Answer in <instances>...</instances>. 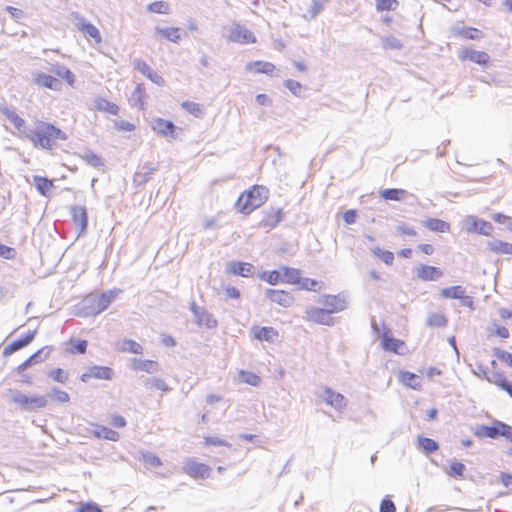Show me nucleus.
<instances>
[{"instance_id":"26","label":"nucleus","mask_w":512,"mask_h":512,"mask_svg":"<svg viewBox=\"0 0 512 512\" xmlns=\"http://www.w3.org/2000/svg\"><path fill=\"white\" fill-rule=\"evenodd\" d=\"M35 83L39 86L46 87L55 91H58L61 88V83L58 79L43 72L36 74Z\"/></svg>"},{"instance_id":"61","label":"nucleus","mask_w":512,"mask_h":512,"mask_svg":"<svg viewBox=\"0 0 512 512\" xmlns=\"http://www.w3.org/2000/svg\"><path fill=\"white\" fill-rule=\"evenodd\" d=\"M458 33L466 39H479L481 37V31L476 28H462Z\"/></svg>"},{"instance_id":"16","label":"nucleus","mask_w":512,"mask_h":512,"mask_svg":"<svg viewBox=\"0 0 512 512\" xmlns=\"http://www.w3.org/2000/svg\"><path fill=\"white\" fill-rule=\"evenodd\" d=\"M321 397L328 405L337 410H341L347 404L345 397L341 393L335 392L330 388H325Z\"/></svg>"},{"instance_id":"54","label":"nucleus","mask_w":512,"mask_h":512,"mask_svg":"<svg viewBox=\"0 0 512 512\" xmlns=\"http://www.w3.org/2000/svg\"><path fill=\"white\" fill-rule=\"evenodd\" d=\"M35 335H36V331H29L24 337H21L15 341H13L12 343L14 344L15 348L18 350L26 347L27 345H29L35 338Z\"/></svg>"},{"instance_id":"62","label":"nucleus","mask_w":512,"mask_h":512,"mask_svg":"<svg viewBox=\"0 0 512 512\" xmlns=\"http://www.w3.org/2000/svg\"><path fill=\"white\" fill-rule=\"evenodd\" d=\"M494 355L497 357L498 360L506 363L507 365H509L512 368V354L511 353L501 350L499 348H496V349H494Z\"/></svg>"},{"instance_id":"5","label":"nucleus","mask_w":512,"mask_h":512,"mask_svg":"<svg viewBox=\"0 0 512 512\" xmlns=\"http://www.w3.org/2000/svg\"><path fill=\"white\" fill-rule=\"evenodd\" d=\"M69 19L85 37L94 39L96 43L101 42L102 38L98 28L87 21L79 12H71Z\"/></svg>"},{"instance_id":"17","label":"nucleus","mask_w":512,"mask_h":512,"mask_svg":"<svg viewBox=\"0 0 512 512\" xmlns=\"http://www.w3.org/2000/svg\"><path fill=\"white\" fill-rule=\"evenodd\" d=\"M416 275L423 281H436L442 277L443 272L438 267L421 264L416 269Z\"/></svg>"},{"instance_id":"43","label":"nucleus","mask_w":512,"mask_h":512,"mask_svg":"<svg viewBox=\"0 0 512 512\" xmlns=\"http://www.w3.org/2000/svg\"><path fill=\"white\" fill-rule=\"evenodd\" d=\"M417 441L419 448H421L425 453L428 454L434 453L439 448L438 443L435 440L428 437L419 436Z\"/></svg>"},{"instance_id":"23","label":"nucleus","mask_w":512,"mask_h":512,"mask_svg":"<svg viewBox=\"0 0 512 512\" xmlns=\"http://www.w3.org/2000/svg\"><path fill=\"white\" fill-rule=\"evenodd\" d=\"M459 57L462 60L468 59L479 65H486L490 60V56L486 52L476 51L473 49H464Z\"/></svg>"},{"instance_id":"58","label":"nucleus","mask_w":512,"mask_h":512,"mask_svg":"<svg viewBox=\"0 0 512 512\" xmlns=\"http://www.w3.org/2000/svg\"><path fill=\"white\" fill-rule=\"evenodd\" d=\"M82 158L93 167H99L103 164L102 159L92 151L84 152Z\"/></svg>"},{"instance_id":"29","label":"nucleus","mask_w":512,"mask_h":512,"mask_svg":"<svg viewBox=\"0 0 512 512\" xmlns=\"http://www.w3.org/2000/svg\"><path fill=\"white\" fill-rule=\"evenodd\" d=\"M93 435L99 439H106L110 441H118L120 438L117 431L105 426H96L93 430Z\"/></svg>"},{"instance_id":"55","label":"nucleus","mask_w":512,"mask_h":512,"mask_svg":"<svg viewBox=\"0 0 512 512\" xmlns=\"http://www.w3.org/2000/svg\"><path fill=\"white\" fill-rule=\"evenodd\" d=\"M47 376L59 383H66L68 380V373H66L63 369L57 368L49 371Z\"/></svg>"},{"instance_id":"9","label":"nucleus","mask_w":512,"mask_h":512,"mask_svg":"<svg viewBox=\"0 0 512 512\" xmlns=\"http://www.w3.org/2000/svg\"><path fill=\"white\" fill-rule=\"evenodd\" d=\"M465 229L468 232H474L481 235L488 236L493 230V226L490 222L483 219H478L475 216H467L464 220Z\"/></svg>"},{"instance_id":"12","label":"nucleus","mask_w":512,"mask_h":512,"mask_svg":"<svg viewBox=\"0 0 512 512\" xmlns=\"http://www.w3.org/2000/svg\"><path fill=\"white\" fill-rule=\"evenodd\" d=\"M505 423L499 420H494L491 426L480 425L475 430V435L479 438H490L497 439L502 436L504 432L503 429L500 428V425H504Z\"/></svg>"},{"instance_id":"11","label":"nucleus","mask_w":512,"mask_h":512,"mask_svg":"<svg viewBox=\"0 0 512 512\" xmlns=\"http://www.w3.org/2000/svg\"><path fill=\"white\" fill-rule=\"evenodd\" d=\"M113 377V370L106 366H91L80 377L82 382H87L90 378L111 380Z\"/></svg>"},{"instance_id":"15","label":"nucleus","mask_w":512,"mask_h":512,"mask_svg":"<svg viewBox=\"0 0 512 512\" xmlns=\"http://www.w3.org/2000/svg\"><path fill=\"white\" fill-rule=\"evenodd\" d=\"M265 296L282 307H290L294 302L293 296L284 290L266 289Z\"/></svg>"},{"instance_id":"41","label":"nucleus","mask_w":512,"mask_h":512,"mask_svg":"<svg viewBox=\"0 0 512 512\" xmlns=\"http://www.w3.org/2000/svg\"><path fill=\"white\" fill-rule=\"evenodd\" d=\"M33 184L36 187V189L44 196H46L48 192L51 190V188H53L52 181L41 176H34Z\"/></svg>"},{"instance_id":"45","label":"nucleus","mask_w":512,"mask_h":512,"mask_svg":"<svg viewBox=\"0 0 512 512\" xmlns=\"http://www.w3.org/2000/svg\"><path fill=\"white\" fill-rule=\"evenodd\" d=\"M464 293L465 289L460 285L451 286L441 290V296L447 299H460L463 297Z\"/></svg>"},{"instance_id":"31","label":"nucleus","mask_w":512,"mask_h":512,"mask_svg":"<svg viewBox=\"0 0 512 512\" xmlns=\"http://www.w3.org/2000/svg\"><path fill=\"white\" fill-rule=\"evenodd\" d=\"M254 334L260 341L273 342L278 337V331L273 327L256 328Z\"/></svg>"},{"instance_id":"28","label":"nucleus","mask_w":512,"mask_h":512,"mask_svg":"<svg viewBox=\"0 0 512 512\" xmlns=\"http://www.w3.org/2000/svg\"><path fill=\"white\" fill-rule=\"evenodd\" d=\"M93 106L98 111L107 112L112 115H117L119 111V107L115 103L101 97L94 100Z\"/></svg>"},{"instance_id":"49","label":"nucleus","mask_w":512,"mask_h":512,"mask_svg":"<svg viewBox=\"0 0 512 512\" xmlns=\"http://www.w3.org/2000/svg\"><path fill=\"white\" fill-rule=\"evenodd\" d=\"M170 6L165 1H155L147 6V10L152 13L167 14Z\"/></svg>"},{"instance_id":"44","label":"nucleus","mask_w":512,"mask_h":512,"mask_svg":"<svg viewBox=\"0 0 512 512\" xmlns=\"http://www.w3.org/2000/svg\"><path fill=\"white\" fill-rule=\"evenodd\" d=\"M246 67L248 70H250L254 67L255 71L257 73H264V74H271L275 69V66L272 63L265 62V61L250 62L247 64Z\"/></svg>"},{"instance_id":"33","label":"nucleus","mask_w":512,"mask_h":512,"mask_svg":"<svg viewBox=\"0 0 512 512\" xmlns=\"http://www.w3.org/2000/svg\"><path fill=\"white\" fill-rule=\"evenodd\" d=\"M489 249L496 254L512 255V244L498 239H494L488 243Z\"/></svg>"},{"instance_id":"50","label":"nucleus","mask_w":512,"mask_h":512,"mask_svg":"<svg viewBox=\"0 0 512 512\" xmlns=\"http://www.w3.org/2000/svg\"><path fill=\"white\" fill-rule=\"evenodd\" d=\"M261 279L267 281L271 285H276L279 282H282L281 267L279 268V270H273V271H270V272H264L261 275Z\"/></svg>"},{"instance_id":"40","label":"nucleus","mask_w":512,"mask_h":512,"mask_svg":"<svg viewBox=\"0 0 512 512\" xmlns=\"http://www.w3.org/2000/svg\"><path fill=\"white\" fill-rule=\"evenodd\" d=\"M327 0H312L308 14L303 15L306 20L315 19L325 8Z\"/></svg>"},{"instance_id":"56","label":"nucleus","mask_w":512,"mask_h":512,"mask_svg":"<svg viewBox=\"0 0 512 512\" xmlns=\"http://www.w3.org/2000/svg\"><path fill=\"white\" fill-rule=\"evenodd\" d=\"M398 6L397 0H378L376 4V9L380 12L382 11H394Z\"/></svg>"},{"instance_id":"8","label":"nucleus","mask_w":512,"mask_h":512,"mask_svg":"<svg viewBox=\"0 0 512 512\" xmlns=\"http://www.w3.org/2000/svg\"><path fill=\"white\" fill-rule=\"evenodd\" d=\"M190 310L194 315L195 322L198 326H205L208 329H214L218 325L216 318L206 309L197 306L195 302L190 304Z\"/></svg>"},{"instance_id":"42","label":"nucleus","mask_w":512,"mask_h":512,"mask_svg":"<svg viewBox=\"0 0 512 512\" xmlns=\"http://www.w3.org/2000/svg\"><path fill=\"white\" fill-rule=\"evenodd\" d=\"M400 380L406 386L412 389H418L421 386V379L418 375L411 372H402Z\"/></svg>"},{"instance_id":"1","label":"nucleus","mask_w":512,"mask_h":512,"mask_svg":"<svg viewBox=\"0 0 512 512\" xmlns=\"http://www.w3.org/2000/svg\"><path fill=\"white\" fill-rule=\"evenodd\" d=\"M26 138L37 148L51 150L56 145L57 140H66L68 136L64 131L50 123L39 122L36 129H30L26 132Z\"/></svg>"},{"instance_id":"59","label":"nucleus","mask_w":512,"mask_h":512,"mask_svg":"<svg viewBox=\"0 0 512 512\" xmlns=\"http://www.w3.org/2000/svg\"><path fill=\"white\" fill-rule=\"evenodd\" d=\"M284 86L291 91V93L297 97L301 96L303 87L295 80L288 79L284 82Z\"/></svg>"},{"instance_id":"27","label":"nucleus","mask_w":512,"mask_h":512,"mask_svg":"<svg viewBox=\"0 0 512 512\" xmlns=\"http://www.w3.org/2000/svg\"><path fill=\"white\" fill-rule=\"evenodd\" d=\"M144 387L149 390H160L163 392H168L171 388L166 384V382L158 377H146L143 379Z\"/></svg>"},{"instance_id":"64","label":"nucleus","mask_w":512,"mask_h":512,"mask_svg":"<svg viewBox=\"0 0 512 512\" xmlns=\"http://www.w3.org/2000/svg\"><path fill=\"white\" fill-rule=\"evenodd\" d=\"M79 512H102L98 504L94 502L83 503L78 508Z\"/></svg>"},{"instance_id":"14","label":"nucleus","mask_w":512,"mask_h":512,"mask_svg":"<svg viewBox=\"0 0 512 512\" xmlns=\"http://www.w3.org/2000/svg\"><path fill=\"white\" fill-rule=\"evenodd\" d=\"M185 472L197 479H206L210 476V467L203 463L188 460L184 466Z\"/></svg>"},{"instance_id":"3","label":"nucleus","mask_w":512,"mask_h":512,"mask_svg":"<svg viewBox=\"0 0 512 512\" xmlns=\"http://www.w3.org/2000/svg\"><path fill=\"white\" fill-rule=\"evenodd\" d=\"M268 199V189L255 185L243 193L237 200L236 207L243 214H250Z\"/></svg>"},{"instance_id":"22","label":"nucleus","mask_w":512,"mask_h":512,"mask_svg":"<svg viewBox=\"0 0 512 512\" xmlns=\"http://www.w3.org/2000/svg\"><path fill=\"white\" fill-rule=\"evenodd\" d=\"M152 129L162 136L174 138L176 127L172 121L157 118L152 122Z\"/></svg>"},{"instance_id":"63","label":"nucleus","mask_w":512,"mask_h":512,"mask_svg":"<svg viewBox=\"0 0 512 512\" xmlns=\"http://www.w3.org/2000/svg\"><path fill=\"white\" fill-rule=\"evenodd\" d=\"M495 383L512 397V384L508 382L505 377L498 374Z\"/></svg>"},{"instance_id":"4","label":"nucleus","mask_w":512,"mask_h":512,"mask_svg":"<svg viewBox=\"0 0 512 512\" xmlns=\"http://www.w3.org/2000/svg\"><path fill=\"white\" fill-rule=\"evenodd\" d=\"M10 402L21 411L34 412L46 407L47 397L40 394L26 395L20 390L10 389L8 392Z\"/></svg>"},{"instance_id":"25","label":"nucleus","mask_w":512,"mask_h":512,"mask_svg":"<svg viewBox=\"0 0 512 512\" xmlns=\"http://www.w3.org/2000/svg\"><path fill=\"white\" fill-rule=\"evenodd\" d=\"M1 113L7 117V119L15 126V128L26 136V132L29 130L25 127V120L21 118L15 111L8 107H2Z\"/></svg>"},{"instance_id":"21","label":"nucleus","mask_w":512,"mask_h":512,"mask_svg":"<svg viewBox=\"0 0 512 512\" xmlns=\"http://www.w3.org/2000/svg\"><path fill=\"white\" fill-rule=\"evenodd\" d=\"M156 170L157 168L151 162L139 166L134 174V183L138 186L145 184Z\"/></svg>"},{"instance_id":"34","label":"nucleus","mask_w":512,"mask_h":512,"mask_svg":"<svg viewBox=\"0 0 512 512\" xmlns=\"http://www.w3.org/2000/svg\"><path fill=\"white\" fill-rule=\"evenodd\" d=\"M424 226L433 232H448L450 229L449 223L444 220L430 218L424 222Z\"/></svg>"},{"instance_id":"53","label":"nucleus","mask_w":512,"mask_h":512,"mask_svg":"<svg viewBox=\"0 0 512 512\" xmlns=\"http://www.w3.org/2000/svg\"><path fill=\"white\" fill-rule=\"evenodd\" d=\"M141 459L145 464L152 467H159L162 465L161 459L152 452H142Z\"/></svg>"},{"instance_id":"52","label":"nucleus","mask_w":512,"mask_h":512,"mask_svg":"<svg viewBox=\"0 0 512 512\" xmlns=\"http://www.w3.org/2000/svg\"><path fill=\"white\" fill-rule=\"evenodd\" d=\"M48 396L59 403H67L70 401L69 394L56 387L51 389V391L48 393Z\"/></svg>"},{"instance_id":"37","label":"nucleus","mask_w":512,"mask_h":512,"mask_svg":"<svg viewBox=\"0 0 512 512\" xmlns=\"http://www.w3.org/2000/svg\"><path fill=\"white\" fill-rule=\"evenodd\" d=\"M118 349L121 352H128L133 354L143 353V347L139 343L131 339H124L123 341H121L119 343Z\"/></svg>"},{"instance_id":"48","label":"nucleus","mask_w":512,"mask_h":512,"mask_svg":"<svg viewBox=\"0 0 512 512\" xmlns=\"http://www.w3.org/2000/svg\"><path fill=\"white\" fill-rule=\"evenodd\" d=\"M381 43L385 50H399L403 47L402 42L394 36L383 37Z\"/></svg>"},{"instance_id":"57","label":"nucleus","mask_w":512,"mask_h":512,"mask_svg":"<svg viewBox=\"0 0 512 512\" xmlns=\"http://www.w3.org/2000/svg\"><path fill=\"white\" fill-rule=\"evenodd\" d=\"M240 377L243 382L252 386H258L261 382L260 377L251 372L241 371Z\"/></svg>"},{"instance_id":"10","label":"nucleus","mask_w":512,"mask_h":512,"mask_svg":"<svg viewBox=\"0 0 512 512\" xmlns=\"http://www.w3.org/2000/svg\"><path fill=\"white\" fill-rule=\"evenodd\" d=\"M133 67L139 71L142 75L147 77L151 82L158 86H164L165 81L155 70H153L144 60L135 58L133 60Z\"/></svg>"},{"instance_id":"51","label":"nucleus","mask_w":512,"mask_h":512,"mask_svg":"<svg viewBox=\"0 0 512 512\" xmlns=\"http://www.w3.org/2000/svg\"><path fill=\"white\" fill-rule=\"evenodd\" d=\"M371 252L376 256L378 257L379 259H381L385 264L387 265H391L393 264V261H394V254L390 251H385V250H382L381 248L379 247H375L371 250Z\"/></svg>"},{"instance_id":"47","label":"nucleus","mask_w":512,"mask_h":512,"mask_svg":"<svg viewBox=\"0 0 512 512\" xmlns=\"http://www.w3.org/2000/svg\"><path fill=\"white\" fill-rule=\"evenodd\" d=\"M447 322V318L441 313H431L426 320L429 327H444Z\"/></svg>"},{"instance_id":"6","label":"nucleus","mask_w":512,"mask_h":512,"mask_svg":"<svg viewBox=\"0 0 512 512\" xmlns=\"http://www.w3.org/2000/svg\"><path fill=\"white\" fill-rule=\"evenodd\" d=\"M319 303L325 306L329 314L338 313L348 308V296L344 292L336 295L324 294L320 296Z\"/></svg>"},{"instance_id":"19","label":"nucleus","mask_w":512,"mask_h":512,"mask_svg":"<svg viewBox=\"0 0 512 512\" xmlns=\"http://www.w3.org/2000/svg\"><path fill=\"white\" fill-rule=\"evenodd\" d=\"M131 369L135 371H143L148 374H154L160 371V365L158 362L153 360L133 358L131 362Z\"/></svg>"},{"instance_id":"20","label":"nucleus","mask_w":512,"mask_h":512,"mask_svg":"<svg viewBox=\"0 0 512 512\" xmlns=\"http://www.w3.org/2000/svg\"><path fill=\"white\" fill-rule=\"evenodd\" d=\"M71 215L74 224L80 229L79 235L84 233L88 224V216L86 208L83 206H73L71 208Z\"/></svg>"},{"instance_id":"36","label":"nucleus","mask_w":512,"mask_h":512,"mask_svg":"<svg viewBox=\"0 0 512 512\" xmlns=\"http://www.w3.org/2000/svg\"><path fill=\"white\" fill-rule=\"evenodd\" d=\"M282 282L298 284L300 282V270L290 267H281Z\"/></svg>"},{"instance_id":"38","label":"nucleus","mask_w":512,"mask_h":512,"mask_svg":"<svg viewBox=\"0 0 512 512\" xmlns=\"http://www.w3.org/2000/svg\"><path fill=\"white\" fill-rule=\"evenodd\" d=\"M382 346L387 351H392L397 354H402V352H400L399 348L404 346V342L385 334V335H383Z\"/></svg>"},{"instance_id":"7","label":"nucleus","mask_w":512,"mask_h":512,"mask_svg":"<svg viewBox=\"0 0 512 512\" xmlns=\"http://www.w3.org/2000/svg\"><path fill=\"white\" fill-rule=\"evenodd\" d=\"M226 39L239 44H249L256 41L254 34L245 26L238 23L231 24L226 28Z\"/></svg>"},{"instance_id":"13","label":"nucleus","mask_w":512,"mask_h":512,"mask_svg":"<svg viewBox=\"0 0 512 512\" xmlns=\"http://www.w3.org/2000/svg\"><path fill=\"white\" fill-rule=\"evenodd\" d=\"M306 319L321 325H332L329 312L324 308L308 307L305 311Z\"/></svg>"},{"instance_id":"60","label":"nucleus","mask_w":512,"mask_h":512,"mask_svg":"<svg viewBox=\"0 0 512 512\" xmlns=\"http://www.w3.org/2000/svg\"><path fill=\"white\" fill-rule=\"evenodd\" d=\"M301 289L308 290V291H317L319 283L310 278H302L300 277V282H298Z\"/></svg>"},{"instance_id":"39","label":"nucleus","mask_w":512,"mask_h":512,"mask_svg":"<svg viewBox=\"0 0 512 512\" xmlns=\"http://www.w3.org/2000/svg\"><path fill=\"white\" fill-rule=\"evenodd\" d=\"M380 194L385 200L402 201L406 197L407 191L403 189L389 188L382 190Z\"/></svg>"},{"instance_id":"35","label":"nucleus","mask_w":512,"mask_h":512,"mask_svg":"<svg viewBox=\"0 0 512 512\" xmlns=\"http://www.w3.org/2000/svg\"><path fill=\"white\" fill-rule=\"evenodd\" d=\"M145 94V88L141 84H138L129 98L130 105L132 107H139L142 109L144 105Z\"/></svg>"},{"instance_id":"46","label":"nucleus","mask_w":512,"mask_h":512,"mask_svg":"<svg viewBox=\"0 0 512 512\" xmlns=\"http://www.w3.org/2000/svg\"><path fill=\"white\" fill-rule=\"evenodd\" d=\"M182 108L185 109L190 114L195 117L201 118L204 115V108L201 104L192 102V101H184L181 104Z\"/></svg>"},{"instance_id":"2","label":"nucleus","mask_w":512,"mask_h":512,"mask_svg":"<svg viewBox=\"0 0 512 512\" xmlns=\"http://www.w3.org/2000/svg\"><path fill=\"white\" fill-rule=\"evenodd\" d=\"M116 295L117 292L113 290L87 295L80 303V315L88 317L100 314L109 307Z\"/></svg>"},{"instance_id":"18","label":"nucleus","mask_w":512,"mask_h":512,"mask_svg":"<svg viewBox=\"0 0 512 512\" xmlns=\"http://www.w3.org/2000/svg\"><path fill=\"white\" fill-rule=\"evenodd\" d=\"M47 347H43L39 349L37 352L32 354L28 359H26L24 362H22L19 366L16 367L15 371L18 374H22V372H25L29 367H31L34 364L40 363L44 361L49 354V351H46Z\"/></svg>"},{"instance_id":"30","label":"nucleus","mask_w":512,"mask_h":512,"mask_svg":"<svg viewBox=\"0 0 512 512\" xmlns=\"http://www.w3.org/2000/svg\"><path fill=\"white\" fill-rule=\"evenodd\" d=\"M155 32L163 38H165L166 40L171 41L173 43H177L181 38L180 29L177 27H156Z\"/></svg>"},{"instance_id":"24","label":"nucleus","mask_w":512,"mask_h":512,"mask_svg":"<svg viewBox=\"0 0 512 512\" xmlns=\"http://www.w3.org/2000/svg\"><path fill=\"white\" fill-rule=\"evenodd\" d=\"M254 266L247 262L232 261L229 264L228 272L242 277H249L254 273Z\"/></svg>"},{"instance_id":"32","label":"nucleus","mask_w":512,"mask_h":512,"mask_svg":"<svg viewBox=\"0 0 512 512\" xmlns=\"http://www.w3.org/2000/svg\"><path fill=\"white\" fill-rule=\"evenodd\" d=\"M51 72L56 76L64 79L70 86H73L75 77L69 68L64 65L56 64L52 67Z\"/></svg>"}]
</instances>
